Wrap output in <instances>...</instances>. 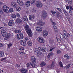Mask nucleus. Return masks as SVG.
I'll return each instance as SVG.
<instances>
[{"label": "nucleus", "instance_id": "obj_33", "mask_svg": "<svg viewBox=\"0 0 73 73\" xmlns=\"http://www.w3.org/2000/svg\"><path fill=\"white\" fill-rule=\"evenodd\" d=\"M36 9L34 8H33L32 9V12L33 13H35L36 12Z\"/></svg>", "mask_w": 73, "mask_h": 73}, {"label": "nucleus", "instance_id": "obj_8", "mask_svg": "<svg viewBox=\"0 0 73 73\" xmlns=\"http://www.w3.org/2000/svg\"><path fill=\"white\" fill-rule=\"evenodd\" d=\"M38 42L40 43H44L45 42L44 39L42 37H40L39 38H38Z\"/></svg>", "mask_w": 73, "mask_h": 73}, {"label": "nucleus", "instance_id": "obj_40", "mask_svg": "<svg viewBox=\"0 0 73 73\" xmlns=\"http://www.w3.org/2000/svg\"><path fill=\"white\" fill-rule=\"evenodd\" d=\"M64 57L66 58H67L68 59L69 58V56H68L67 54H66L64 55Z\"/></svg>", "mask_w": 73, "mask_h": 73}, {"label": "nucleus", "instance_id": "obj_39", "mask_svg": "<svg viewBox=\"0 0 73 73\" xmlns=\"http://www.w3.org/2000/svg\"><path fill=\"white\" fill-rule=\"evenodd\" d=\"M63 11L65 15H66V16H68V13H67V12H66L65 11L63 10Z\"/></svg>", "mask_w": 73, "mask_h": 73}, {"label": "nucleus", "instance_id": "obj_16", "mask_svg": "<svg viewBox=\"0 0 73 73\" xmlns=\"http://www.w3.org/2000/svg\"><path fill=\"white\" fill-rule=\"evenodd\" d=\"M16 21L18 24H21L22 23V20L19 18H17L16 20Z\"/></svg>", "mask_w": 73, "mask_h": 73}, {"label": "nucleus", "instance_id": "obj_26", "mask_svg": "<svg viewBox=\"0 0 73 73\" xmlns=\"http://www.w3.org/2000/svg\"><path fill=\"white\" fill-rule=\"evenodd\" d=\"M26 5L27 7H29L30 5V1H27L26 3Z\"/></svg>", "mask_w": 73, "mask_h": 73}, {"label": "nucleus", "instance_id": "obj_35", "mask_svg": "<svg viewBox=\"0 0 73 73\" xmlns=\"http://www.w3.org/2000/svg\"><path fill=\"white\" fill-rule=\"evenodd\" d=\"M20 10H21V9L20 7H17L16 11H20Z\"/></svg>", "mask_w": 73, "mask_h": 73}, {"label": "nucleus", "instance_id": "obj_62", "mask_svg": "<svg viewBox=\"0 0 73 73\" xmlns=\"http://www.w3.org/2000/svg\"><path fill=\"white\" fill-rule=\"evenodd\" d=\"M17 67H20V65L19 64H17Z\"/></svg>", "mask_w": 73, "mask_h": 73}, {"label": "nucleus", "instance_id": "obj_25", "mask_svg": "<svg viewBox=\"0 0 73 73\" xmlns=\"http://www.w3.org/2000/svg\"><path fill=\"white\" fill-rule=\"evenodd\" d=\"M23 19L25 21H28V18L27 16L25 15L23 17Z\"/></svg>", "mask_w": 73, "mask_h": 73}, {"label": "nucleus", "instance_id": "obj_57", "mask_svg": "<svg viewBox=\"0 0 73 73\" xmlns=\"http://www.w3.org/2000/svg\"><path fill=\"white\" fill-rule=\"evenodd\" d=\"M37 55L38 57H39V56H40V55L39 53H37Z\"/></svg>", "mask_w": 73, "mask_h": 73}, {"label": "nucleus", "instance_id": "obj_31", "mask_svg": "<svg viewBox=\"0 0 73 73\" xmlns=\"http://www.w3.org/2000/svg\"><path fill=\"white\" fill-rule=\"evenodd\" d=\"M11 17L13 19H15L16 17V15L14 14H13L11 15Z\"/></svg>", "mask_w": 73, "mask_h": 73}, {"label": "nucleus", "instance_id": "obj_51", "mask_svg": "<svg viewBox=\"0 0 73 73\" xmlns=\"http://www.w3.org/2000/svg\"><path fill=\"white\" fill-rule=\"evenodd\" d=\"M9 38L7 36H6L4 38V40H8V39Z\"/></svg>", "mask_w": 73, "mask_h": 73}, {"label": "nucleus", "instance_id": "obj_5", "mask_svg": "<svg viewBox=\"0 0 73 73\" xmlns=\"http://www.w3.org/2000/svg\"><path fill=\"white\" fill-rule=\"evenodd\" d=\"M1 33L3 37H5L7 36V32L5 30H2L1 31Z\"/></svg>", "mask_w": 73, "mask_h": 73}, {"label": "nucleus", "instance_id": "obj_29", "mask_svg": "<svg viewBox=\"0 0 73 73\" xmlns=\"http://www.w3.org/2000/svg\"><path fill=\"white\" fill-rule=\"evenodd\" d=\"M68 4L71 5L72 4V0H68Z\"/></svg>", "mask_w": 73, "mask_h": 73}, {"label": "nucleus", "instance_id": "obj_22", "mask_svg": "<svg viewBox=\"0 0 73 73\" xmlns=\"http://www.w3.org/2000/svg\"><path fill=\"white\" fill-rule=\"evenodd\" d=\"M40 48L41 50H42V52H46V49L44 48Z\"/></svg>", "mask_w": 73, "mask_h": 73}, {"label": "nucleus", "instance_id": "obj_6", "mask_svg": "<svg viewBox=\"0 0 73 73\" xmlns=\"http://www.w3.org/2000/svg\"><path fill=\"white\" fill-rule=\"evenodd\" d=\"M55 65L54 62H52L51 65L48 66L47 67V68H50L51 69H53V68L54 66Z\"/></svg>", "mask_w": 73, "mask_h": 73}, {"label": "nucleus", "instance_id": "obj_10", "mask_svg": "<svg viewBox=\"0 0 73 73\" xmlns=\"http://www.w3.org/2000/svg\"><path fill=\"white\" fill-rule=\"evenodd\" d=\"M37 25H41L42 26L44 25V23L42 21V20L40 19L39 20L38 23H37Z\"/></svg>", "mask_w": 73, "mask_h": 73}, {"label": "nucleus", "instance_id": "obj_2", "mask_svg": "<svg viewBox=\"0 0 73 73\" xmlns=\"http://www.w3.org/2000/svg\"><path fill=\"white\" fill-rule=\"evenodd\" d=\"M3 9L4 12H6V13H8V12L10 11V10L9 9V7L5 5L3 7Z\"/></svg>", "mask_w": 73, "mask_h": 73}, {"label": "nucleus", "instance_id": "obj_20", "mask_svg": "<svg viewBox=\"0 0 73 73\" xmlns=\"http://www.w3.org/2000/svg\"><path fill=\"white\" fill-rule=\"evenodd\" d=\"M34 19H35V16L33 15L32 16L31 15H30L29 16V20H33Z\"/></svg>", "mask_w": 73, "mask_h": 73}, {"label": "nucleus", "instance_id": "obj_36", "mask_svg": "<svg viewBox=\"0 0 73 73\" xmlns=\"http://www.w3.org/2000/svg\"><path fill=\"white\" fill-rule=\"evenodd\" d=\"M50 12L51 13H52V15H53V16H54V14L56 13V11H50Z\"/></svg>", "mask_w": 73, "mask_h": 73}, {"label": "nucleus", "instance_id": "obj_15", "mask_svg": "<svg viewBox=\"0 0 73 73\" xmlns=\"http://www.w3.org/2000/svg\"><path fill=\"white\" fill-rule=\"evenodd\" d=\"M48 34V32L46 30H44L43 31V35L44 36H46Z\"/></svg>", "mask_w": 73, "mask_h": 73}, {"label": "nucleus", "instance_id": "obj_7", "mask_svg": "<svg viewBox=\"0 0 73 73\" xmlns=\"http://www.w3.org/2000/svg\"><path fill=\"white\" fill-rule=\"evenodd\" d=\"M23 34H18L17 35V38L18 40H20V39L22 38L23 39Z\"/></svg>", "mask_w": 73, "mask_h": 73}, {"label": "nucleus", "instance_id": "obj_53", "mask_svg": "<svg viewBox=\"0 0 73 73\" xmlns=\"http://www.w3.org/2000/svg\"><path fill=\"white\" fill-rule=\"evenodd\" d=\"M57 41H58V42H61V40H60V39H57Z\"/></svg>", "mask_w": 73, "mask_h": 73}, {"label": "nucleus", "instance_id": "obj_1", "mask_svg": "<svg viewBox=\"0 0 73 73\" xmlns=\"http://www.w3.org/2000/svg\"><path fill=\"white\" fill-rule=\"evenodd\" d=\"M31 61L32 62V63L30 62V65L32 67H33V68H36L37 66V65L35 64L36 63V58L35 57L33 56H31Z\"/></svg>", "mask_w": 73, "mask_h": 73}, {"label": "nucleus", "instance_id": "obj_32", "mask_svg": "<svg viewBox=\"0 0 73 73\" xmlns=\"http://www.w3.org/2000/svg\"><path fill=\"white\" fill-rule=\"evenodd\" d=\"M4 56V52H0V57H2Z\"/></svg>", "mask_w": 73, "mask_h": 73}, {"label": "nucleus", "instance_id": "obj_24", "mask_svg": "<svg viewBox=\"0 0 73 73\" xmlns=\"http://www.w3.org/2000/svg\"><path fill=\"white\" fill-rule=\"evenodd\" d=\"M39 48L40 47H38V49L36 48L35 50V52L38 53L40 51V48Z\"/></svg>", "mask_w": 73, "mask_h": 73}, {"label": "nucleus", "instance_id": "obj_21", "mask_svg": "<svg viewBox=\"0 0 73 73\" xmlns=\"http://www.w3.org/2000/svg\"><path fill=\"white\" fill-rule=\"evenodd\" d=\"M46 65V63L44 62H41L40 64V66H45V65Z\"/></svg>", "mask_w": 73, "mask_h": 73}, {"label": "nucleus", "instance_id": "obj_13", "mask_svg": "<svg viewBox=\"0 0 73 73\" xmlns=\"http://www.w3.org/2000/svg\"><path fill=\"white\" fill-rule=\"evenodd\" d=\"M26 32L30 37H32V35H31L32 34V31H31V30L30 29L29 30H27Z\"/></svg>", "mask_w": 73, "mask_h": 73}, {"label": "nucleus", "instance_id": "obj_12", "mask_svg": "<svg viewBox=\"0 0 73 73\" xmlns=\"http://www.w3.org/2000/svg\"><path fill=\"white\" fill-rule=\"evenodd\" d=\"M17 3H18L19 5H20V6H23L24 5V3L20 0H18L17 1Z\"/></svg>", "mask_w": 73, "mask_h": 73}, {"label": "nucleus", "instance_id": "obj_27", "mask_svg": "<svg viewBox=\"0 0 73 73\" xmlns=\"http://www.w3.org/2000/svg\"><path fill=\"white\" fill-rule=\"evenodd\" d=\"M21 30H15V33H21Z\"/></svg>", "mask_w": 73, "mask_h": 73}, {"label": "nucleus", "instance_id": "obj_30", "mask_svg": "<svg viewBox=\"0 0 73 73\" xmlns=\"http://www.w3.org/2000/svg\"><path fill=\"white\" fill-rule=\"evenodd\" d=\"M70 65H71V64H68V65H67L66 66H65L66 68V69H68L69 68V67L70 66Z\"/></svg>", "mask_w": 73, "mask_h": 73}, {"label": "nucleus", "instance_id": "obj_46", "mask_svg": "<svg viewBox=\"0 0 73 73\" xmlns=\"http://www.w3.org/2000/svg\"><path fill=\"white\" fill-rule=\"evenodd\" d=\"M11 12H13V9L12 8H11L10 9Z\"/></svg>", "mask_w": 73, "mask_h": 73}, {"label": "nucleus", "instance_id": "obj_18", "mask_svg": "<svg viewBox=\"0 0 73 73\" xmlns=\"http://www.w3.org/2000/svg\"><path fill=\"white\" fill-rule=\"evenodd\" d=\"M36 30L37 31H38V32H41L42 31V29L40 27H36Z\"/></svg>", "mask_w": 73, "mask_h": 73}, {"label": "nucleus", "instance_id": "obj_52", "mask_svg": "<svg viewBox=\"0 0 73 73\" xmlns=\"http://www.w3.org/2000/svg\"><path fill=\"white\" fill-rule=\"evenodd\" d=\"M6 58H7V57L3 58L1 60V61H3V60H5Z\"/></svg>", "mask_w": 73, "mask_h": 73}, {"label": "nucleus", "instance_id": "obj_11", "mask_svg": "<svg viewBox=\"0 0 73 73\" xmlns=\"http://www.w3.org/2000/svg\"><path fill=\"white\" fill-rule=\"evenodd\" d=\"M20 42L23 46H25L26 45V41L25 40H21L20 41Z\"/></svg>", "mask_w": 73, "mask_h": 73}, {"label": "nucleus", "instance_id": "obj_58", "mask_svg": "<svg viewBox=\"0 0 73 73\" xmlns=\"http://www.w3.org/2000/svg\"><path fill=\"white\" fill-rule=\"evenodd\" d=\"M3 11H2L1 10L0 11V15H3Z\"/></svg>", "mask_w": 73, "mask_h": 73}, {"label": "nucleus", "instance_id": "obj_41", "mask_svg": "<svg viewBox=\"0 0 73 73\" xmlns=\"http://www.w3.org/2000/svg\"><path fill=\"white\" fill-rule=\"evenodd\" d=\"M7 37H8V38H9V37H11V34L9 33H8L7 34Z\"/></svg>", "mask_w": 73, "mask_h": 73}, {"label": "nucleus", "instance_id": "obj_63", "mask_svg": "<svg viewBox=\"0 0 73 73\" xmlns=\"http://www.w3.org/2000/svg\"><path fill=\"white\" fill-rule=\"evenodd\" d=\"M56 72H57V73H58L60 72V70L59 69H58L57 70H56Z\"/></svg>", "mask_w": 73, "mask_h": 73}, {"label": "nucleus", "instance_id": "obj_54", "mask_svg": "<svg viewBox=\"0 0 73 73\" xmlns=\"http://www.w3.org/2000/svg\"><path fill=\"white\" fill-rule=\"evenodd\" d=\"M64 33L65 35H67V32L65 31H64Z\"/></svg>", "mask_w": 73, "mask_h": 73}, {"label": "nucleus", "instance_id": "obj_48", "mask_svg": "<svg viewBox=\"0 0 73 73\" xmlns=\"http://www.w3.org/2000/svg\"><path fill=\"white\" fill-rule=\"evenodd\" d=\"M61 53V51H60V50H57V53H58V54H59V53Z\"/></svg>", "mask_w": 73, "mask_h": 73}, {"label": "nucleus", "instance_id": "obj_59", "mask_svg": "<svg viewBox=\"0 0 73 73\" xmlns=\"http://www.w3.org/2000/svg\"><path fill=\"white\" fill-rule=\"evenodd\" d=\"M65 6L66 7V8L67 9H69V6L66 5Z\"/></svg>", "mask_w": 73, "mask_h": 73}, {"label": "nucleus", "instance_id": "obj_9", "mask_svg": "<svg viewBox=\"0 0 73 73\" xmlns=\"http://www.w3.org/2000/svg\"><path fill=\"white\" fill-rule=\"evenodd\" d=\"M15 24V22L13 20H11L9 21V23H8V25L9 26H11V27L13 25H14Z\"/></svg>", "mask_w": 73, "mask_h": 73}, {"label": "nucleus", "instance_id": "obj_4", "mask_svg": "<svg viewBox=\"0 0 73 73\" xmlns=\"http://www.w3.org/2000/svg\"><path fill=\"white\" fill-rule=\"evenodd\" d=\"M47 17V14L45 11H43L42 12V15L41 17L43 19H45Z\"/></svg>", "mask_w": 73, "mask_h": 73}, {"label": "nucleus", "instance_id": "obj_28", "mask_svg": "<svg viewBox=\"0 0 73 73\" xmlns=\"http://www.w3.org/2000/svg\"><path fill=\"white\" fill-rule=\"evenodd\" d=\"M27 44L29 46H32V42L31 41H29L27 42Z\"/></svg>", "mask_w": 73, "mask_h": 73}, {"label": "nucleus", "instance_id": "obj_47", "mask_svg": "<svg viewBox=\"0 0 73 73\" xmlns=\"http://www.w3.org/2000/svg\"><path fill=\"white\" fill-rule=\"evenodd\" d=\"M24 50V47H21V48H19V50Z\"/></svg>", "mask_w": 73, "mask_h": 73}, {"label": "nucleus", "instance_id": "obj_55", "mask_svg": "<svg viewBox=\"0 0 73 73\" xmlns=\"http://www.w3.org/2000/svg\"><path fill=\"white\" fill-rule=\"evenodd\" d=\"M27 67H29V66H30V64L28 63L27 64Z\"/></svg>", "mask_w": 73, "mask_h": 73}, {"label": "nucleus", "instance_id": "obj_49", "mask_svg": "<svg viewBox=\"0 0 73 73\" xmlns=\"http://www.w3.org/2000/svg\"><path fill=\"white\" fill-rule=\"evenodd\" d=\"M12 46V44L10 43L9 44L8 46V47L9 48L10 47H11Z\"/></svg>", "mask_w": 73, "mask_h": 73}, {"label": "nucleus", "instance_id": "obj_56", "mask_svg": "<svg viewBox=\"0 0 73 73\" xmlns=\"http://www.w3.org/2000/svg\"><path fill=\"white\" fill-rule=\"evenodd\" d=\"M55 48H56L54 47L52 49H50L49 50L50 52H51V51H52L54 49H55Z\"/></svg>", "mask_w": 73, "mask_h": 73}, {"label": "nucleus", "instance_id": "obj_19", "mask_svg": "<svg viewBox=\"0 0 73 73\" xmlns=\"http://www.w3.org/2000/svg\"><path fill=\"white\" fill-rule=\"evenodd\" d=\"M25 29L26 31L30 29L29 28V26L27 25H26L25 26Z\"/></svg>", "mask_w": 73, "mask_h": 73}, {"label": "nucleus", "instance_id": "obj_61", "mask_svg": "<svg viewBox=\"0 0 73 73\" xmlns=\"http://www.w3.org/2000/svg\"><path fill=\"white\" fill-rule=\"evenodd\" d=\"M25 40L26 41H27L28 40V38L26 37L25 38Z\"/></svg>", "mask_w": 73, "mask_h": 73}, {"label": "nucleus", "instance_id": "obj_17", "mask_svg": "<svg viewBox=\"0 0 73 73\" xmlns=\"http://www.w3.org/2000/svg\"><path fill=\"white\" fill-rule=\"evenodd\" d=\"M11 5L12 7H13L14 8H16V4L14 2H11Z\"/></svg>", "mask_w": 73, "mask_h": 73}, {"label": "nucleus", "instance_id": "obj_60", "mask_svg": "<svg viewBox=\"0 0 73 73\" xmlns=\"http://www.w3.org/2000/svg\"><path fill=\"white\" fill-rule=\"evenodd\" d=\"M39 52L38 53H39V54H40V55H41V54H42V52H40V51H39V52Z\"/></svg>", "mask_w": 73, "mask_h": 73}, {"label": "nucleus", "instance_id": "obj_23", "mask_svg": "<svg viewBox=\"0 0 73 73\" xmlns=\"http://www.w3.org/2000/svg\"><path fill=\"white\" fill-rule=\"evenodd\" d=\"M53 55V52H51L49 53L47 56V58L48 60H50V56H52Z\"/></svg>", "mask_w": 73, "mask_h": 73}, {"label": "nucleus", "instance_id": "obj_44", "mask_svg": "<svg viewBox=\"0 0 73 73\" xmlns=\"http://www.w3.org/2000/svg\"><path fill=\"white\" fill-rule=\"evenodd\" d=\"M56 9L58 10V11H59L60 12H62V10L61 9H60L59 8H57Z\"/></svg>", "mask_w": 73, "mask_h": 73}, {"label": "nucleus", "instance_id": "obj_14", "mask_svg": "<svg viewBox=\"0 0 73 73\" xmlns=\"http://www.w3.org/2000/svg\"><path fill=\"white\" fill-rule=\"evenodd\" d=\"M21 72L22 73H27V69L24 68H22L20 70Z\"/></svg>", "mask_w": 73, "mask_h": 73}, {"label": "nucleus", "instance_id": "obj_34", "mask_svg": "<svg viewBox=\"0 0 73 73\" xmlns=\"http://www.w3.org/2000/svg\"><path fill=\"white\" fill-rule=\"evenodd\" d=\"M54 27L55 29V31L56 32H58L57 28L55 26H54Z\"/></svg>", "mask_w": 73, "mask_h": 73}, {"label": "nucleus", "instance_id": "obj_42", "mask_svg": "<svg viewBox=\"0 0 73 73\" xmlns=\"http://www.w3.org/2000/svg\"><path fill=\"white\" fill-rule=\"evenodd\" d=\"M16 16H17V17H20V14L18 13H16Z\"/></svg>", "mask_w": 73, "mask_h": 73}, {"label": "nucleus", "instance_id": "obj_45", "mask_svg": "<svg viewBox=\"0 0 73 73\" xmlns=\"http://www.w3.org/2000/svg\"><path fill=\"white\" fill-rule=\"evenodd\" d=\"M19 53H20V54H25V53L24 52H20Z\"/></svg>", "mask_w": 73, "mask_h": 73}, {"label": "nucleus", "instance_id": "obj_3", "mask_svg": "<svg viewBox=\"0 0 73 73\" xmlns=\"http://www.w3.org/2000/svg\"><path fill=\"white\" fill-rule=\"evenodd\" d=\"M36 6L38 8L41 7H42V4L41 1H37L36 2Z\"/></svg>", "mask_w": 73, "mask_h": 73}, {"label": "nucleus", "instance_id": "obj_43", "mask_svg": "<svg viewBox=\"0 0 73 73\" xmlns=\"http://www.w3.org/2000/svg\"><path fill=\"white\" fill-rule=\"evenodd\" d=\"M35 3V0H33L31 2V4H33Z\"/></svg>", "mask_w": 73, "mask_h": 73}, {"label": "nucleus", "instance_id": "obj_37", "mask_svg": "<svg viewBox=\"0 0 73 73\" xmlns=\"http://www.w3.org/2000/svg\"><path fill=\"white\" fill-rule=\"evenodd\" d=\"M60 38H61L62 40V41H64L65 40H64V36H60Z\"/></svg>", "mask_w": 73, "mask_h": 73}, {"label": "nucleus", "instance_id": "obj_64", "mask_svg": "<svg viewBox=\"0 0 73 73\" xmlns=\"http://www.w3.org/2000/svg\"><path fill=\"white\" fill-rule=\"evenodd\" d=\"M56 15H60L59 14V12H56Z\"/></svg>", "mask_w": 73, "mask_h": 73}, {"label": "nucleus", "instance_id": "obj_50", "mask_svg": "<svg viewBox=\"0 0 73 73\" xmlns=\"http://www.w3.org/2000/svg\"><path fill=\"white\" fill-rule=\"evenodd\" d=\"M4 46L3 44L2 43H0V47H3Z\"/></svg>", "mask_w": 73, "mask_h": 73}, {"label": "nucleus", "instance_id": "obj_38", "mask_svg": "<svg viewBox=\"0 0 73 73\" xmlns=\"http://www.w3.org/2000/svg\"><path fill=\"white\" fill-rule=\"evenodd\" d=\"M59 65L60 67H63V65H62V62H59Z\"/></svg>", "mask_w": 73, "mask_h": 73}]
</instances>
